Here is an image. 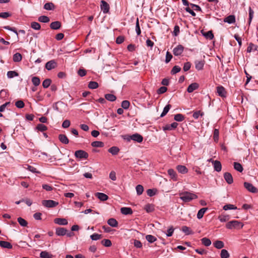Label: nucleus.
Here are the masks:
<instances>
[{"instance_id": "1", "label": "nucleus", "mask_w": 258, "mask_h": 258, "mask_svg": "<svg viewBox=\"0 0 258 258\" xmlns=\"http://www.w3.org/2000/svg\"><path fill=\"white\" fill-rule=\"evenodd\" d=\"M180 199L184 202H189L198 198V196L192 192L183 191L179 194Z\"/></svg>"}, {"instance_id": "2", "label": "nucleus", "mask_w": 258, "mask_h": 258, "mask_svg": "<svg viewBox=\"0 0 258 258\" xmlns=\"http://www.w3.org/2000/svg\"><path fill=\"white\" fill-rule=\"evenodd\" d=\"M243 226V224L239 221L233 220L228 222L226 225V227L229 229L234 228L240 229Z\"/></svg>"}, {"instance_id": "3", "label": "nucleus", "mask_w": 258, "mask_h": 258, "mask_svg": "<svg viewBox=\"0 0 258 258\" xmlns=\"http://www.w3.org/2000/svg\"><path fill=\"white\" fill-rule=\"evenodd\" d=\"M75 156L77 158L87 159L89 156V155L86 151L82 150H79L75 152Z\"/></svg>"}, {"instance_id": "4", "label": "nucleus", "mask_w": 258, "mask_h": 258, "mask_svg": "<svg viewBox=\"0 0 258 258\" xmlns=\"http://www.w3.org/2000/svg\"><path fill=\"white\" fill-rule=\"evenodd\" d=\"M42 205L47 208L55 207L58 205V203L53 200H43L42 201Z\"/></svg>"}, {"instance_id": "5", "label": "nucleus", "mask_w": 258, "mask_h": 258, "mask_svg": "<svg viewBox=\"0 0 258 258\" xmlns=\"http://www.w3.org/2000/svg\"><path fill=\"white\" fill-rule=\"evenodd\" d=\"M244 186L246 189L251 192L256 193L258 191L257 189L250 183L245 182L244 183Z\"/></svg>"}, {"instance_id": "6", "label": "nucleus", "mask_w": 258, "mask_h": 258, "mask_svg": "<svg viewBox=\"0 0 258 258\" xmlns=\"http://www.w3.org/2000/svg\"><path fill=\"white\" fill-rule=\"evenodd\" d=\"M129 139L139 143H141L143 140V137L137 133L130 136Z\"/></svg>"}, {"instance_id": "7", "label": "nucleus", "mask_w": 258, "mask_h": 258, "mask_svg": "<svg viewBox=\"0 0 258 258\" xmlns=\"http://www.w3.org/2000/svg\"><path fill=\"white\" fill-rule=\"evenodd\" d=\"M56 66L57 63L54 60H50L45 64V68L48 71L55 68Z\"/></svg>"}, {"instance_id": "8", "label": "nucleus", "mask_w": 258, "mask_h": 258, "mask_svg": "<svg viewBox=\"0 0 258 258\" xmlns=\"http://www.w3.org/2000/svg\"><path fill=\"white\" fill-rule=\"evenodd\" d=\"M217 93L221 97H226V91L225 89L222 86L217 87Z\"/></svg>"}, {"instance_id": "9", "label": "nucleus", "mask_w": 258, "mask_h": 258, "mask_svg": "<svg viewBox=\"0 0 258 258\" xmlns=\"http://www.w3.org/2000/svg\"><path fill=\"white\" fill-rule=\"evenodd\" d=\"M183 49L184 47L182 45H178L173 49V54L176 56L179 55L183 52Z\"/></svg>"}, {"instance_id": "10", "label": "nucleus", "mask_w": 258, "mask_h": 258, "mask_svg": "<svg viewBox=\"0 0 258 258\" xmlns=\"http://www.w3.org/2000/svg\"><path fill=\"white\" fill-rule=\"evenodd\" d=\"M178 126V123L176 122H174L171 124H168L163 127L164 131H170L176 128Z\"/></svg>"}, {"instance_id": "11", "label": "nucleus", "mask_w": 258, "mask_h": 258, "mask_svg": "<svg viewBox=\"0 0 258 258\" xmlns=\"http://www.w3.org/2000/svg\"><path fill=\"white\" fill-rule=\"evenodd\" d=\"M101 9L104 13H107L109 12V5L104 1H102L101 2Z\"/></svg>"}, {"instance_id": "12", "label": "nucleus", "mask_w": 258, "mask_h": 258, "mask_svg": "<svg viewBox=\"0 0 258 258\" xmlns=\"http://www.w3.org/2000/svg\"><path fill=\"white\" fill-rule=\"evenodd\" d=\"M199 87V85L197 83H193L189 85L187 89L188 93H192L194 91L197 90Z\"/></svg>"}, {"instance_id": "13", "label": "nucleus", "mask_w": 258, "mask_h": 258, "mask_svg": "<svg viewBox=\"0 0 258 258\" xmlns=\"http://www.w3.org/2000/svg\"><path fill=\"white\" fill-rule=\"evenodd\" d=\"M121 213L124 215H132L133 213L131 208L122 207L120 209Z\"/></svg>"}, {"instance_id": "14", "label": "nucleus", "mask_w": 258, "mask_h": 258, "mask_svg": "<svg viewBox=\"0 0 258 258\" xmlns=\"http://www.w3.org/2000/svg\"><path fill=\"white\" fill-rule=\"evenodd\" d=\"M224 178L228 184H231L233 182L232 176L229 172H225L224 174Z\"/></svg>"}, {"instance_id": "15", "label": "nucleus", "mask_w": 258, "mask_h": 258, "mask_svg": "<svg viewBox=\"0 0 258 258\" xmlns=\"http://www.w3.org/2000/svg\"><path fill=\"white\" fill-rule=\"evenodd\" d=\"M213 165L214 166V170L217 172H220L222 169V165L219 161L215 160L213 162Z\"/></svg>"}, {"instance_id": "16", "label": "nucleus", "mask_w": 258, "mask_h": 258, "mask_svg": "<svg viewBox=\"0 0 258 258\" xmlns=\"http://www.w3.org/2000/svg\"><path fill=\"white\" fill-rule=\"evenodd\" d=\"M67 230L63 227H58L56 229L55 233L58 236H63L67 234Z\"/></svg>"}, {"instance_id": "17", "label": "nucleus", "mask_w": 258, "mask_h": 258, "mask_svg": "<svg viewBox=\"0 0 258 258\" xmlns=\"http://www.w3.org/2000/svg\"><path fill=\"white\" fill-rule=\"evenodd\" d=\"M168 175L174 181L177 180V176L176 172L173 169H169L167 171Z\"/></svg>"}, {"instance_id": "18", "label": "nucleus", "mask_w": 258, "mask_h": 258, "mask_svg": "<svg viewBox=\"0 0 258 258\" xmlns=\"http://www.w3.org/2000/svg\"><path fill=\"white\" fill-rule=\"evenodd\" d=\"M54 222L55 224L60 225H66L68 224V221L64 218H55Z\"/></svg>"}, {"instance_id": "19", "label": "nucleus", "mask_w": 258, "mask_h": 258, "mask_svg": "<svg viewBox=\"0 0 258 258\" xmlns=\"http://www.w3.org/2000/svg\"><path fill=\"white\" fill-rule=\"evenodd\" d=\"M224 22L228 24H233L235 22V17L234 15H229L224 18Z\"/></svg>"}, {"instance_id": "20", "label": "nucleus", "mask_w": 258, "mask_h": 258, "mask_svg": "<svg viewBox=\"0 0 258 258\" xmlns=\"http://www.w3.org/2000/svg\"><path fill=\"white\" fill-rule=\"evenodd\" d=\"M95 195L97 198L102 201H106L108 199V196L103 193L96 192Z\"/></svg>"}, {"instance_id": "21", "label": "nucleus", "mask_w": 258, "mask_h": 258, "mask_svg": "<svg viewBox=\"0 0 258 258\" xmlns=\"http://www.w3.org/2000/svg\"><path fill=\"white\" fill-rule=\"evenodd\" d=\"M59 140L63 144H68L69 143V140L68 137L63 134H60L58 136Z\"/></svg>"}, {"instance_id": "22", "label": "nucleus", "mask_w": 258, "mask_h": 258, "mask_svg": "<svg viewBox=\"0 0 258 258\" xmlns=\"http://www.w3.org/2000/svg\"><path fill=\"white\" fill-rule=\"evenodd\" d=\"M60 26L61 23L59 21L53 22L50 25L51 29L53 30H57L60 28Z\"/></svg>"}, {"instance_id": "23", "label": "nucleus", "mask_w": 258, "mask_h": 258, "mask_svg": "<svg viewBox=\"0 0 258 258\" xmlns=\"http://www.w3.org/2000/svg\"><path fill=\"white\" fill-rule=\"evenodd\" d=\"M176 169L179 173L182 174H185L188 172L187 168L184 165L177 166Z\"/></svg>"}, {"instance_id": "24", "label": "nucleus", "mask_w": 258, "mask_h": 258, "mask_svg": "<svg viewBox=\"0 0 258 258\" xmlns=\"http://www.w3.org/2000/svg\"><path fill=\"white\" fill-rule=\"evenodd\" d=\"M25 169L28 170L34 173H40V172L38 171L36 168L34 167L33 166H30L28 164H26L24 167Z\"/></svg>"}, {"instance_id": "25", "label": "nucleus", "mask_w": 258, "mask_h": 258, "mask_svg": "<svg viewBox=\"0 0 258 258\" xmlns=\"http://www.w3.org/2000/svg\"><path fill=\"white\" fill-rule=\"evenodd\" d=\"M0 246L3 248L11 249L12 245L9 242L6 241H0Z\"/></svg>"}, {"instance_id": "26", "label": "nucleus", "mask_w": 258, "mask_h": 258, "mask_svg": "<svg viewBox=\"0 0 258 258\" xmlns=\"http://www.w3.org/2000/svg\"><path fill=\"white\" fill-rule=\"evenodd\" d=\"M204 66V61H195V67L197 70L200 71L202 70L203 69Z\"/></svg>"}, {"instance_id": "27", "label": "nucleus", "mask_w": 258, "mask_h": 258, "mask_svg": "<svg viewBox=\"0 0 258 258\" xmlns=\"http://www.w3.org/2000/svg\"><path fill=\"white\" fill-rule=\"evenodd\" d=\"M207 210V208H203L201 209L198 212L197 218L199 219H201V218H202L204 214L205 213Z\"/></svg>"}, {"instance_id": "28", "label": "nucleus", "mask_w": 258, "mask_h": 258, "mask_svg": "<svg viewBox=\"0 0 258 258\" xmlns=\"http://www.w3.org/2000/svg\"><path fill=\"white\" fill-rule=\"evenodd\" d=\"M182 231L185 233L186 235H190L194 234V232L188 227L184 226L182 227Z\"/></svg>"}, {"instance_id": "29", "label": "nucleus", "mask_w": 258, "mask_h": 258, "mask_svg": "<svg viewBox=\"0 0 258 258\" xmlns=\"http://www.w3.org/2000/svg\"><path fill=\"white\" fill-rule=\"evenodd\" d=\"M233 165H234V168L236 170H237V171H239L240 172H242L243 168L241 164H240L238 162H234Z\"/></svg>"}, {"instance_id": "30", "label": "nucleus", "mask_w": 258, "mask_h": 258, "mask_svg": "<svg viewBox=\"0 0 258 258\" xmlns=\"http://www.w3.org/2000/svg\"><path fill=\"white\" fill-rule=\"evenodd\" d=\"M40 256L41 258H52V255L46 251H41L40 254Z\"/></svg>"}, {"instance_id": "31", "label": "nucleus", "mask_w": 258, "mask_h": 258, "mask_svg": "<svg viewBox=\"0 0 258 258\" xmlns=\"http://www.w3.org/2000/svg\"><path fill=\"white\" fill-rule=\"evenodd\" d=\"M22 58V55L20 53H16L13 55V59L14 62H19Z\"/></svg>"}, {"instance_id": "32", "label": "nucleus", "mask_w": 258, "mask_h": 258, "mask_svg": "<svg viewBox=\"0 0 258 258\" xmlns=\"http://www.w3.org/2000/svg\"><path fill=\"white\" fill-rule=\"evenodd\" d=\"M202 243L206 246H209L211 244V241L210 239L204 237L201 239Z\"/></svg>"}, {"instance_id": "33", "label": "nucleus", "mask_w": 258, "mask_h": 258, "mask_svg": "<svg viewBox=\"0 0 258 258\" xmlns=\"http://www.w3.org/2000/svg\"><path fill=\"white\" fill-rule=\"evenodd\" d=\"M18 76L19 74L15 71H10L7 73V77L10 79L13 78L14 77H17Z\"/></svg>"}, {"instance_id": "34", "label": "nucleus", "mask_w": 258, "mask_h": 258, "mask_svg": "<svg viewBox=\"0 0 258 258\" xmlns=\"http://www.w3.org/2000/svg\"><path fill=\"white\" fill-rule=\"evenodd\" d=\"M171 108V105L167 104L166 106H165V107L163 109V112H162L161 114L160 115V117H162L164 116L169 111V109Z\"/></svg>"}, {"instance_id": "35", "label": "nucleus", "mask_w": 258, "mask_h": 258, "mask_svg": "<svg viewBox=\"0 0 258 258\" xmlns=\"http://www.w3.org/2000/svg\"><path fill=\"white\" fill-rule=\"evenodd\" d=\"M91 146L93 147H103L104 143L101 141H94L92 142Z\"/></svg>"}, {"instance_id": "36", "label": "nucleus", "mask_w": 258, "mask_h": 258, "mask_svg": "<svg viewBox=\"0 0 258 258\" xmlns=\"http://www.w3.org/2000/svg\"><path fill=\"white\" fill-rule=\"evenodd\" d=\"M146 239L149 243H153L157 240V238L152 235H147L146 236Z\"/></svg>"}, {"instance_id": "37", "label": "nucleus", "mask_w": 258, "mask_h": 258, "mask_svg": "<svg viewBox=\"0 0 258 258\" xmlns=\"http://www.w3.org/2000/svg\"><path fill=\"white\" fill-rule=\"evenodd\" d=\"M214 245L215 247L218 249H221L224 246V243L222 241L217 240Z\"/></svg>"}, {"instance_id": "38", "label": "nucleus", "mask_w": 258, "mask_h": 258, "mask_svg": "<svg viewBox=\"0 0 258 258\" xmlns=\"http://www.w3.org/2000/svg\"><path fill=\"white\" fill-rule=\"evenodd\" d=\"M220 256L221 258H228L230 255L227 250L223 249L221 251Z\"/></svg>"}, {"instance_id": "39", "label": "nucleus", "mask_w": 258, "mask_h": 258, "mask_svg": "<svg viewBox=\"0 0 258 258\" xmlns=\"http://www.w3.org/2000/svg\"><path fill=\"white\" fill-rule=\"evenodd\" d=\"M18 222L20 225L23 227H26L27 226V222L23 218L19 217L18 218Z\"/></svg>"}, {"instance_id": "40", "label": "nucleus", "mask_w": 258, "mask_h": 258, "mask_svg": "<svg viewBox=\"0 0 258 258\" xmlns=\"http://www.w3.org/2000/svg\"><path fill=\"white\" fill-rule=\"evenodd\" d=\"M256 50V46L252 43H250L247 48V52H251L252 51Z\"/></svg>"}, {"instance_id": "41", "label": "nucleus", "mask_w": 258, "mask_h": 258, "mask_svg": "<svg viewBox=\"0 0 258 258\" xmlns=\"http://www.w3.org/2000/svg\"><path fill=\"white\" fill-rule=\"evenodd\" d=\"M32 82L35 86H38L40 83V80L38 77H33L32 78Z\"/></svg>"}, {"instance_id": "42", "label": "nucleus", "mask_w": 258, "mask_h": 258, "mask_svg": "<svg viewBox=\"0 0 258 258\" xmlns=\"http://www.w3.org/2000/svg\"><path fill=\"white\" fill-rule=\"evenodd\" d=\"M88 87L91 89H96L98 87V84L96 82L91 81L89 83Z\"/></svg>"}, {"instance_id": "43", "label": "nucleus", "mask_w": 258, "mask_h": 258, "mask_svg": "<svg viewBox=\"0 0 258 258\" xmlns=\"http://www.w3.org/2000/svg\"><path fill=\"white\" fill-rule=\"evenodd\" d=\"M174 119L177 121H182L184 120V117L181 114H177L174 115Z\"/></svg>"}, {"instance_id": "44", "label": "nucleus", "mask_w": 258, "mask_h": 258, "mask_svg": "<svg viewBox=\"0 0 258 258\" xmlns=\"http://www.w3.org/2000/svg\"><path fill=\"white\" fill-rule=\"evenodd\" d=\"M44 9L46 10H51L54 9V5L52 3H46L44 6Z\"/></svg>"}, {"instance_id": "45", "label": "nucleus", "mask_w": 258, "mask_h": 258, "mask_svg": "<svg viewBox=\"0 0 258 258\" xmlns=\"http://www.w3.org/2000/svg\"><path fill=\"white\" fill-rule=\"evenodd\" d=\"M49 20V18L46 16H41L38 18V21L40 22L47 23Z\"/></svg>"}, {"instance_id": "46", "label": "nucleus", "mask_w": 258, "mask_h": 258, "mask_svg": "<svg viewBox=\"0 0 258 258\" xmlns=\"http://www.w3.org/2000/svg\"><path fill=\"white\" fill-rule=\"evenodd\" d=\"M51 81L49 79L44 80L42 83V86L44 88H47L51 84Z\"/></svg>"}, {"instance_id": "47", "label": "nucleus", "mask_w": 258, "mask_h": 258, "mask_svg": "<svg viewBox=\"0 0 258 258\" xmlns=\"http://www.w3.org/2000/svg\"><path fill=\"white\" fill-rule=\"evenodd\" d=\"M31 27L32 29L37 30H39L41 28L40 25L38 23L35 22L31 23Z\"/></svg>"}, {"instance_id": "48", "label": "nucleus", "mask_w": 258, "mask_h": 258, "mask_svg": "<svg viewBox=\"0 0 258 258\" xmlns=\"http://www.w3.org/2000/svg\"><path fill=\"white\" fill-rule=\"evenodd\" d=\"M90 237L93 240H97L102 238V235L97 233H94L90 236Z\"/></svg>"}, {"instance_id": "49", "label": "nucleus", "mask_w": 258, "mask_h": 258, "mask_svg": "<svg viewBox=\"0 0 258 258\" xmlns=\"http://www.w3.org/2000/svg\"><path fill=\"white\" fill-rule=\"evenodd\" d=\"M36 129L39 131L43 132V131L47 130V127L46 125H45L43 124L40 123L37 125Z\"/></svg>"}, {"instance_id": "50", "label": "nucleus", "mask_w": 258, "mask_h": 258, "mask_svg": "<svg viewBox=\"0 0 258 258\" xmlns=\"http://www.w3.org/2000/svg\"><path fill=\"white\" fill-rule=\"evenodd\" d=\"M136 189L137 195H141V194H142V193L144 191L143 186L140 184L136 186Z\"/></svg>"}, {"instance_id": "51", "label": "nucleus", "mask_w": 258, "mask_h": 258, "mask_svg": "<svg viewBox=\"0 0 258 258\" xmlns=\"http://www.w3.org/2000/svg\"><path fill=\"white\" fill-rule=\"evenodd\" d=\"M223 208L224 210L226 211L228 210H235L237 209V207L233 205L227 204L225 205Z\"/></svg>"}, {"instance_id": "52", "label": "nucleus", "mask_w": 258, "mask_h": 258, "mask_svg": "<svg viewBox=\"0 0 258 258\" xmlns=\"http://www.w3.org/2000/svg\"><path fill=\"white\" fill-rule=\"evenodd\" d=\"M181 70V68L178 66H175L172 69L171 73L172 75L176 74V73L179 72Z\"/></svg>"}, {"instance_id": "53", "label": "nucleus", "mask_w": 258, "mask_h": 258, "mask_svg": "<svg viewBox=\"0 0 258 258\" xmlns=\"http://www.w3.org/2000/svg\"><path fill=\"white\" fill-rule=\"evenodd\" d=\"M218 219L222 222H226L229 220V216L228 215H222L219 216Z\"/></svg>"}, {"instance_id": "54", "label": "nucleus", "mask_w": 258, "mask_h": 258, "mask_svg": "<svg viewBox=\"0 0 258 258\" xmlns=\"http://www.w3.org/2000/svg\"><path fill=\"white\" fill-rule=\"evenodd\" d=\"M136 31L138 35H140L141 33V30L139 25V19H137L136 23Z\"/></svg>"}, {"instance_id": "55", "label": "nucleus", "mask_w": 258, "mask_h": 258, "mask_svg": "<svg viewBox=\"0 0 258 258\" xmlns=\"http://www.w3.org/2000/svg\"><path fill=\"white\" fill-rule=\"evenodd\" d=\"M101 243L105 246L108 247L111 245V241L109 239H104L101 241Z\"/></svg>"}, {"instance_id": "56", "label": "nucleus", "mask_w": 258, "mask_h": 258, "mask_svg": "<svg viewBox=\"0 0 258 258\" xmlns=\"http://www.w3.org/2000/svg\"><path fill=\"white\" fill-rule=\"evenodd\" d=\"M130 102L127 100H124L121 103V107L123 109H127L130 106Z\"/></svg>"}, {"instance_id": "57", "label": "nucleus", "mask_w": 258, "mask_h": 258, "mask_svg": "<svg viewBox=\"0 0 258 258\" xmlns=\"http://www.w3.org/2000/svg\"><path fill=\"white\" fill-rule=\"evenodd\" d=\"M203 35L208 39L212 40L214 38V35L212 33L211 31H209L205 33H204Z\"/></svg>"}, {"instance_id": "58", "label": "nucleus", "mask_w": 258, "mask_h": 258, "mask_svg": "<svg viewBox=\"0 0 258 258\" xmlns=\"http://www.w3.org/2000/svg\"><path fill=\"white\" fill-rule=\"evenodd\" d=\"M204 114V112H201V111H197L194 113L192 116L194 118L198 119L200 115L202 116Z\"/></svg>"}, {"instance_id": "59", "label": "nucleus", "mask_w": 258, "mask_h": 258, "mask_svg": "<svg viewBox=\"0 0 258 258\" xmlns=\"http://www.w3.org/2000/svg\"><path fill=\"white\" fill-rule=\"evenodd\" d=\"M16 106L18 108H22L24 107V103L22 100H18L15 103Z\"/></svg>"}, {"instance_id": "60", "label": "nucleus", "mask_w": 258, "mask_h": 258, "mask_svg": "<svg viewBox=\"0 0 258 258\" xmlns=\"http://www.w3.org/2000/svg\"><path fill=\"white\" fill-rule=\"evenodd\" d=\"M145 209L147 212L149 213L152 212L154 209L153 205L147 204L145 206Z\"/></svg>"}, {"instance_id": "61", "label": "nucleus", "mask_w": 258, "mask_h": 258, "mask_svg": "<svg viewBox=\"0 0 258 258\" xmlns=\"http://www.w3.org/2000/svg\"><path fill=\"white\" fill-rule=\"evenodd\" d=\"M71 122L69 120L66 119L64 120L62 123V127L64 128H67L70 126Z\"/></svg>"}, {"instance_id": "62", "label": "nucleus", "mask_w": 258, "mask_h": 258, "mask_svg": "<svg viewBox=\"0 0 258 258\" xmlns=\"http://www.w3.org/2000/svg\"><path fill=\"white\" fill-rule=\"evenodd\" d=\"M172 58V54L168 51L166 52V59H165V62L166 63H168L171 58Z\"/></svg>"}, {"instance_id": "63", "label": "nucleus", "mask_w": 258, "mask_h": 258, "mask_svg": "<svg viewBox=\"0 0 258 258\" xmlns=\"http://www.w3.org/2000/svg\"><path fill=\"white\" fill-rule=\"evenodd\" d=\"M156 190L152 189H148L147 190V195L150 197H152L156 194Z\"/></svg>"}, {"instance_id": "64", "label": "nucleus", "mask_w": 258, "mask_h": 258, "mask_svg": "<svg viewBox=\"0 0 258 258\" xmlns=\"http://www.w3.org/2000/svg\"><path fill=\"white\" fill-rule=\"evenodd\" d=\"M191 67V64L189 62H186L184 64L183 70L185 72L188 71Z\"/></svg>"}]
</instances>
